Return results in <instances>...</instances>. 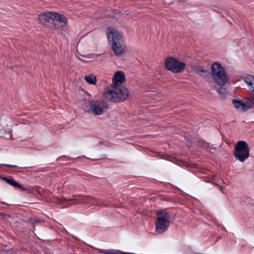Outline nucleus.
Segmentation results:
<instances>
[{
    "instance_id": "nucleus-1",
    "label": "nucleus",
    "mask_w": 254,
    "mask_h": 254,
    "mask_svg": "<svg viewBox=\"0 0 254 254\" xmlns=\"http://www.w3.org/2000/svg\"><path fill=\"white\" fill-rule=\"evenodd\" d=\"M109 108L108 104L103 100L88 99L84 102L83 110L88 114L94 116L104 114Z\"/></svg>"
},
{
    "instance_id": "nucleus-2",
    "label": "nucleus",
    "mask_w": 254,
    "mask_h": 254,
    "mask_svg": "<svg viewBox=\"0 0 254 254\" xmlns=\"http://www.w3.org/2000/svg\"><path fill=\"white\" fill-rule=\"evenodd\" d=\"M107 35L111 48L116 56L122 55L125 49L121 34L113 27L107 30Z\"/></svg>"
},
{
    "instance_id": "nucleus-3",
    "label": "nucleus",
    "mask_w": 254,
    "mask_h": 254,
    "mask_svg": "<svg viewBox=\"0 0 254 254\" xmlns=\"http://www.w3.org/2000/svg\"><path fill=\"white\" fill-rule=\"evenodd\" d=\"M129 95L127 89L125 87L113 85L108 87L104 93L105 97L112 102H120L126 100Z\"/></svg>"
},
{
    "instance_id": "nucleus-4",
    "label": "nucleus",
    "mask_w": 254,
    "mask_h": 254,
    "mask_svg": "<svg viewBox=\"0 0 254 254\" xmlns=\"http://www.w3.org/2000/svg\"><path fill=\"white\" fill-rule=\"evenodd\" d=\"M211 72L212 78L218 85L223 86L227 82V73L220 64L214 63L211 66Z\"/></svg>"
},
{
    "instance_id": "nucleus-5",
    "label": "nucleus",
    "mask_w": 254,
    "mask_h": 254,
    "mask_svg": "<svg viewBox=\"0 0 254 254\" xmlns=\"http://www.w3.org/2000/svg\"><path fill=\"white\" fill-rule=\"evenodd\" d=\"M157 221L156 223V231L158 233H163L166 231L170 223V215L165 211L157 212Z\"/></svg>"
},
{
    "instance_id": "nucleus-6",
    "label": "nucleus",
    "mask_w": 254,
    "mask_h": 254,
    "mask_svg": "<svg viewBox=\"0 0 254 254\" xmlns=\"http://www.w3.org/2000/svg\"><path fill=\"white\" fill-rule=\"evenodd\" d=\"M234 155L241 162H244L250 156L249 147L245 141H239L235 146Z\"/></svg>"
},
{
    "instance_id": "nucleus-7",
    "label": "nucleus",
    "mask_w": 254,
    "mask_h": 254,
    "mask_svg": "<svg viewBox=\"0 0 254 254\" xmlns=\"http://www.w3.org/2000/svg\"><path fill=\"white\" fill-rule=\"evenodd\" d=\"M165 65L168 70L174 73L182 72L186 67L184 63L180 62L173 57H169L165 60Z\"/></svg>"
},
{
    "instance_id": "nucleus-8",
    "label": "nucleus",
    "mask_w": 254,
    "mask_h": 254,
    "mask_svg": "<svg viewBox=\"0 0 254 254\" xmlns=\"http://www.w3.org/2000/svg\"><path fill=\"white\" fill-rule=\"evenodd\" d=\"M247 101L233 99L232 103L236 109L241 112H246L254 107V94L250 95L246 97Z\"/></svg>"
},
{
    "instance_id": "nucleus-9",
    "label": "nucleus",
    "mask_w": 254,
    "mask_h": 254,
    "mask_svg": "<svg viewBox=\"0 0 254 254\" xmlns=\"http://www.w3.org/2000/svg\"><path fill=\"white\" fill-rule=\"evenodd\" d=\"M67 24V19L63 14L57 12H53L51 29L59 30Z\"/></svg>"
},
{
    "instance_id": "nucleus-10",
    "label": "nucleus",
    "mask_w": 254,
    "mask_h": 254,
    "mask_svg": "<svg viewBox=\"0 0 254 254\" xmlns=\"http://www.w3.org/2000/svg\"><path fill=\"white\" fill-rule=\"evenodd\" d=\"M77 201L78 202H80L81 203H85L86 204L91 203L93 205H96L95 201L96 199L93 197L88 196L84 197H82L81 198L77 199V198H60L59 199V202L62 204H64L67 203L68 201Z\"/></svg>"
},
{
    "instance_id": "nucleus-11",
    "label": "nucleus",
    "mask_w": 254,
    "mask_h": 254,
    "mask_svg": "<svg viewBox=\"0 0 254 254\" xmlns=\"http://www.w3.org/2000/svg\"><path fill=\"white\" fill-rule=\"evenodd\" d=\"M54 12H46L40 14L38 16L40 23L51 29Z\"/></svg>"
},
{
    "instance_id": "nucleus-12",
    "label": "nucleus",
    "mask_w": 254,
    "mask_h": 254,
    "mask_svg": "<svg viewBox=\"0 0 254 254\" xmlns=\"http://www.w3.org/2000/svg\"><path fill=\"white\" fill-rule=\"evenodd\" d=\"M126 80L125 73L121 71L116 72L113 78V85H117L118 83H123Z\"/></svg>"
},
{
    "instance_id": "nucleus-13",
    "label": "nucleus",
    "mask_w": 254,
    "mask_h": 254,
    "mask_svg": "<svg viewBox=\"0 0 254 254\" xmlns=\"http://www.w3.org/2000/svg\"><path fill=\"white\" fill-rule=\"evenodd\" d=\"M244 81L249 86L250 90L254 92V77L247 75L243 77Z\"/></svg>"
},
{
    "instance_id": "nucleus-14",
    "label": "nucleus",
    "mask_w": 254,
    "mask_h": 254,
    "mask_svg": "<svg viewBox=\"0 0 254 254\" xmlns=\"http://www.w3.org/2000/svg\"><path fill=\"white\" fill-rule=\"evenodd\" d=\"M84 79L89 84L95 85L96 82V76L92 74L85 75Z\"/></svg>"
},
{
    "instance_id": "nucleus-15",
    "label": "nucleus",
    "mask_w": 254,
    "mask_h": 254,
    "mask_svg": "<svg viewBox=\"0 0 254 254\" xmlns=\"http://www.w3.org/2000/svg\"><path fill=\"white\" fill-rule=\"evenodd\" d=\"M195 70L201 76H206L209 74V71L201 66L196 67Z\"/></svg>"
},
{
    "instance_id": "nucleus-16",
    "label": "nucleus",
    "mask_w": 254,
    "mask_h": 254,
    "mask_svg": "<svg viewBox=\"0 0 254 254\" xmlns=\"http://www.w3.org/2000/svg\"><path fill=\"white\" fill-rule=\"evenodd\" d=\"M3 180L5 181L8 184L14 187L21 189V186L20 184L15 182L13 179H10L7 178H2Z\"/></svg>"
},
{
    "instance_id": "nucleus-17",
    "label": "nucleus",
    "mask_w": 254,
    "mask_h": 254,
    "mask_svg": "<svg viewBox=\"0 0 254 254\" xmlns=\"http://www.w3.org/2000/svg\"><path fill=\"white\" fill-rule=\"evenodd\" d=\"M218 92L222 96H223L226 93V90L225 88L221 87L219 89Z\"/></svg>"
},
{
    "instance_id": "nucleus-18",
    "label": "nucleus",
    "mask_w": 254,
    "mask_h": 254,
    "mask_svg": "<svg viewBox=\"0 0 254 254\" xmlns=\"http://www.w3.org/2000/svg\"><path fill=\"white\" fill-rule=\"evenodd\" d=\"M202 146L204 148H207L209 147V144L207 142H204L202 143Z\"/></svg>"
},
{
    "instance_id": "nucleus-19",
    "label": "nucleus",
    "mask_w": 254,
    "mask_h": 254,
    "mask_svg": "<svg viewBox=\"0 0 254 254\" xmlns=\"http://www.w3.org/2000/svg\"><path fill=\"white\" fill-rule=\"evenodd\" d=\"M31 222L33 223H35L37 222L40 221L39 220H36L35 219H33V218H31Z\"/></svg>"
},
{
    "instance_id": "nucleus-20",
    "label": "nucleus",
    "mask_w": 254,
    "mask_h": 254,
    "mask_svg": "<svg viewBox=\"0 0 254 254\" xmlns=\"http://www.w3.org/2000/svg\"><path fill=\"white\" fill-rule=\"evenodd\" d=\"M5 166L10 167H13V168L17 167V166L16 165H11L6 164V165H5Z\"/></svg>"
},
{
    "instance_id": "nucleus-21",
    "label": "nucleus",
    "mask_w": 254,
    "mask_h": 254,
    "mask_svg": "<svg viewBox=\"0 0 254 254\" xmlns=\"http://www.w3.org/2000/svg\"><path fill=\"white\" fill-rule=\"evenodd\" d=\"M215 185H216V186H217L219 188V189H220V190H222V187L221 186H219V185H217V184H215Z\"/></svg>"
}]
</instances>
